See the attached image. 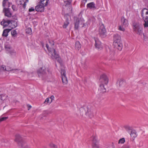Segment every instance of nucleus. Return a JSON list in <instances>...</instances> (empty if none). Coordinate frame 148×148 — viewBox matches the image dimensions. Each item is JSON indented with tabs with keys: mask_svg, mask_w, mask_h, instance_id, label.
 <instances>
[{
	"mask_svg": "<svg viewBox=\"0 0 148 148\" xmlns=\"http://www.w3.org/2000/svg\"><path fill=\"white\" fill-rule=\"evenodd\" d=\"M51 45H54V43H53H53H51Z\"/></svg>",
	"mask_w": 148,
	"mask_h": 148,
	"instance_id": "nucleus-45",
	"label": "nucleus"
},
{
	"mask_svg": "<svg viewBox=\"0 0 148 148\" xmlns=\"http://www.w3.org/2000/svg\"><path fill=\"white\" fill-rule=\"evenodd\" d=\"M9 27L12 29L15 27L17 26L16 23L13 21H10V24Z\"/></svg>",
	"mask_w": 148,
	"mask_h": 148,
	"instance_id": "nucleus-24",
	"label": "nucleus"
},
{
	"mask_svg": "<svg viewBox=\"0 0 148 148\" xmlns=\"http://www.w3.org/2000/svg\"><path fill=\"white\" fill-rule=\"evenodd\" d=\"M133 27L134 31L136 33L140 35H141L142 34V28L138 23H134Z\"/></svg>",
	"mask_w": 148,
	"mask_h": 148,
	"instance_id": "nucleus-5",
	"label": "nucleus"
},
{
	"mask_svg": "<svg viewBox=\"0 0 148 148\" xmlns=\"http://www.w3.org/2000/svg\"><path fill=\"white\" fill-rule=\"evenodd\" d=\"M100 81L102 83L100 84L99 90L102 92L106 91V89L104 87V84L106 85L108 82V79L107 76L105 74H103L101 76L100 78Z\"/></svg>",
	"mask_w": 148,
	"mask_h": 148,
	"instance_id": "nucleus-3",
	"label": "nucleus"
},
{
	"mask_svg": "<svg viewBox=\"0 0 148 148\" xmlns=\"http://www.w3.org/2000/svg\"><path fill=\"white\" fill-rule=\"evenodd\" d=\"M47 71L49 72L47 69H46L45 67L40 68L38 71V73L39 76L42 74H44L46 73Z\"/></svg>",
	"mask_w": 148,
	"mask_h": 148,
	"instance_id": "nucleus-14",
	"label": "nucleus"
},
{
	"mask_svg": "<svg viewBox=\"0 0 148 148\" xmlns=\"http://www.w3.org/2000/svg\"><path fill=\"white\" fill-rule=\"evenodd\" d=\"M142 16L145 21L144 26L148 27V10L144 8L142 11Z\"/></svg>",
	"mask_w": 148,
	"mask_h": 148,
	"instance_id": "nucleus-4",
	"label": "nucleus"
},
{
	"mask_svg": "<svg viewBox=\"0 0 148 148\" xmlns=\"http://www.w3.org/2000/svg\"><path fill=\"white\" fill-rule=\"evenodd\" d=\"M86 7L88 9L93 10L96 8L95 4L94 2H91L88 3L86 5Z\"/></svg>",
	"mask_w": 148,
	"mask_h": 148,
	"instance_id": "nucleus-17",
	"label": "nucleus"
},
{
	"mask_svg": "<svg viewBox=\"0 0 148 148\" xmlns=\"http://www.w3.org/2000/svg\"><path fill=\"white\" fill-rule=\"evenodd\" d=\"M123 26H123V25H122V26H119V28H118L119 30L120 31L124 32L125 31V29L123 27Z\"/></svg>",
	"mask_w": 148,
	"mask_h": 148,
	"instance_id": "nucleus-35",
	"label": "nucleus"
},
{
	"mask_svg": "<svg viewBox=\"0 0 148 148\" xmlns=\"http://www.w3.org/2000/svg\"><path fill=\"white\" fill-rule=\"evenodd\" d=\"M74 21L75 28L76 29H78L79 24L83 25L82 27L85 26V24L84 23V20L83 18H80L79 19L77 18H75L74 19Z\"/></svg>",
	"mask_w": 148,
	"mask_h": 148,
	"instance_id": "nucleus-6",
	"label": "nucleus"
},
{
	"mask_svg": "<svg viewBox=\"0 0 148 148\" xmlns=\"http://www.w3.org/2000/svg\"><path fill=\"white\" fill-rule=\"evenodd\" d=\"M0 68H1V69L4 70H5L7 71H10L11 72L12 71L14 73H18L22 72L20 70H18L17 69L12 70L10 68L9 69H8V67H6L4 65H3L1 67L0 66Z\"/></svg>",
	"mask_w": 148,
	"mask_h": 148,
	"instance_id": "nucleus-9",
	"label": "nucleus"
},
{
	"mask_svg": "<svg viewBox=\"0 0 148 148\" xmlns=\"http://www.w3.org/2000/svg\"><path fill=\"white\" fill-rule=\"evenodd\" d=\"M26 33L28 34H31L32 33V30L29 27L26 30Z\"/></svg>",
	"mask_w": 148,
	"mask_h": 148,
	"instance_id": "nucleus-32",
	"label": "nucleus"
},
{
	"mask_svg": "<svg viewBox=\"0 0 148 148\" xmlns=\"http://www.w3.org/2000/svg\"><path fill=\"white\" fill-rule=\"evenodd\" d=\"M12 36L14 39L16 38L17 36V34L16 30H12L11 32Z\"/></svg>",
	"mask_w": 148,
	"mask_h": 148,
	"instance_id": "nucleus-25",
	"label": "nucleus"
},
{
	"mask_svg": "<svg viewBox=\"0 0 148 148\" xmlns=\"http://www.w3.org/2000/svg\"><path fill=\"white\" fill-rule=\"evenodd\" d=\"M51 101L49 98H47L45 101V103L46 104L50 103H51Z\"/></svg>",
	"mask_w": 148,
	"mask_h": 148,
	"instance_id": "nucleus-34",
	"label": "nucleus"
},
{
	"mask_svg": "<svg viewBox=\"0 0 148 148\" xmlns=\"http://www.w3.org/2000/svg\"><path fill=\"white\" fill-rule=\"evenodd\" d=\"M86 114L87 116H88L89 117L91 118L92 116V113L90 109H87V110L86 112Z\"/></svg>",
	"mask_w": 148,
	"mask_h": 148,
	"instance_id": "nucleus-26",
	"label": "nucleus"
},
{
	"mask_svg": "<svg viewBox=\"0 0 148 148\" xmlns=\"http://www.w3.org/2000/svg\"><path fill=\"white\" fill-rule=\"evenodd\" d=\"M17 3L18 5H22L25 8L26 6V3L28 2V0H17Z\"/></svg>",
	"mask_w": 148,
	"mask_h": 148,
	"instance_id": "nucleus-19",
	"label": "nucleus"
},
{
	"mask_svg": "<svg viewBox=\"0 0 148 148\" xmlns=\"http://www.w3.org/2000/svg\"><path fill=\"white\" fill-rule=\"evenodd\" d=\"M50 146L51 147L53 148H56L57 147L56 145L52 143L50 144Z\"/></svg>",
	"mask_w": 148,
	"mask_h": 148,
	"instance_id": "nucleus-37",
	"label": "nucleus"
},
{
	"mask_svg": "<svg viewBox=\"0 0 148 148\" xmlns=\"http://www.w3.org/2000/svg\"><path fill=\"white\" fill-rule=\"evenodd\" d=\"M49 0H40L41 3L45 5H47L48 3Z\"/></svg>",
	"mask_w": 148,
	"mask_h": 148,
	"instance_id": "nucleus-29",
	"label": "nucleus"
},
{
	"mask_svg": "<svg viewBox=\"0 0 148 148\" xmlns=\"http://www.w3.org/2000/svg\"><path fill=\"white\" fill-rule=\"evenodd\" d=\"M12 8L14 11H15L16 10V8L15 6L14 5H12Z\"/></svg>",
	"mask_w": 148,
	"mask_h": 148,
	"instance_id": "nucleus-42",
	"label": "nucleus"
},
{
	"mask_svg": "<svg viewBox=\"0 0 148 148\" xmlns=\"http://www.w3.org/2000/svg\"><path fill=\"white\" fill-rule=\"evenodd\" d=\"M95 41L96 48L99 49H101L103 48V46L99 40L96 38L95 39Z\"/></svg>",
	"mask_w": 148,
	"mask_h": 148,
	"instance_id": "nucleus-13",
	"label": "nucleus"
},
{
	"mask_svg": "<svg viewBox=\"0 0 148 148\" xmlns=\"http://www.w3.org/2000/svg\"><path fill=\"white\" fill-rule=\"evenodd\" d=\"M117 85L119 87H121L124 86L125 84V82L122 80H119L117 83Z\"/></svg>",
	"mask_w": 148,
	"mask_h": 148,
	"instance_id": "nucleus-23",
	"label": "nucleus"
},
{
	"mask_svg": "<svg viewBox=\"0 0 148 148\" xmlns=\"http://www.w3.org/2000/svg\"><path fill=\"white\" fill-rule=\"evenodd\" d=\"M21 140V137L19 135L17 134L16 136V138L15 140V141L18 142H20Z\"/></svg>",
	"mask_w": 148,
	"mask_h": 148,
	"instance_id": "nucleus-28",
	"label": "nucleus"
},
{
	"mask_svg": "<svg viewBox=\"0 0 148 148\" xmlns=\"http://www.w3.org/2000/svg\"><path fill=\"white\" fill-rule=\"evenodd\" d=\"M50 99L51 101L52 102V101L54 99V97L53 95H52L50 97V98H49Z\"/></svg>",
	"mask_w": 148,
	"mask_h": 148,
	"instance_id": "nucleus-39",
	"label": "nucleus"
},
{
	"mask_svg": "<svg viewBox=\"0 0 148 148\" xmlns=\"http://www.w3.org/2000/svg\"><path fill=\"white\" fill-rule=\"evenodd\" d=\"M91 139L92 143V146L93 148H99L98 145V141L95 137H92Z\"/></svg>",
	"mask_w": 148,
	"mask_h": 148,
	"instance_id": "nucleus-11",
	"label": "nucleus"
},
{
	"mask_svg": "<svg viewBox=\"0 0 148 148\" xmlns=\"http://www.w3.org/2000/svg\"><path fill=\"white\" fill-rule=\"evenodd\" d=\"M34 10V8H31L29 9V12H31L33 11Z\"/></svg>",
	"mask_w": 148,
	"mask_h": 148,
	"instance_id": "nucleus-41",
	"label": "nucleus"
},
{
	"mask_svg": "<svg viewBox=\"0 0 148 148\" xmlns=\"http://www.w3.org/2000/svg\"><path fill=\"white\" fill-rule=\"evenodd\" d=\"M71 1L70 0L65 1L64 2V5L67 8L68 10L69 11L72 10V7L71 5Z\"/></svg>",
	"mask_w": 148,
	"mask_h": 148,
	"instance_id": "nucleus-12",
	"label": "nucleus"
},
{
	"mask_svg": "<svg viewBox=\"0 0 148 148\" xmlns=\"http://www.w3.org/2000/svg\"><path fill=\"white\" fill-rule=\"evenodd\" d=\"M126 130L128 132L130 133V131L131 130V128L128 126H126L125 127Z\"/></svg>",
	"mask_w": 148,
	"mask_h": 148,
	"instance_id": "nucleus-36",
	"label": "nucleus"
},
{
	"mask_svg": "<svg viewBox=\"0 0 148 148\" xmlns=\"http://www.w3.org/2000/svg\"><path fill=\"white\" fill-rule=\"evenodd\" d=\"M75 47L76 49L77 50H79L81 48V45L80 42L78 41H77L76 42Z\"/></svg>",
	"mask_w": 148,
	"mask_h": 148,
	"instance_id": "nucleus-27",
	"label": "nucleus"
},
{
	"mask_svg": "<svg viewBox=\"0 0 148 148\" xmlns=\"http://www.w3.org/2000/svg\"><path fill=\"white\" fill-rule=\"evenodd\" d=\"M46 47L49 52V55L51 56V57L53 59H56L59 62L60 65L62 64V60L61 58L59 56L58 53L53 48H49L48 45L46 44Z\"/></svg>",
	"mask_w": 148,
	"mask_h": 148,
	"instance_id": "nucleus-2",
	"label": "nucleus"
},
{
	"mask_svg": "<svg viewBox=\"0 0 148 148\" xmlns=\"http://www.w3.org/2000/svg\"><path fill=\"white\" fill-rule=\"evenodd\" d=\"M61 73L62 75V80L63 84H67L68 81L67 78L66 77L65 70L64 69H61Z\"/></svg>",
	"mask_w": 148,
	"mask_h": 148,
	"instance_id": "nucleus-8",
	"label": "nucleus"
},
{
	"mask_svg": "<svg viewBox=\"0 0 148 148\" xmlns=\"http://www.w3.org/2000/svg\"><path fill=\"white\" fill-rule=\"evenodd\" d=\"M5 49L8 53H9L11 55H14L16 54V51L9 45L5 46Z\"/></svg>",
	"mask_w": 148,
	"mask_h": 148,
	"instance_id": "nucleus-10",
	"label": "nucleus"
},
{
	"mask_svg": "<svg viewBox=\"0 0 148 148\" xmlns=\"http://www.w3.org/2000/svg\"><path fill=\"white\" fill-rule=\"evenodd\" d=\"M11 29H4L2 34V36L5 37H7L8 36L9 32L10 31Z\"/></svg>",
	"mask_w": 148,
	"mask_h": 148,
	"instance_id": "nucleus-22",
	"label": "nucleus"
},
{
	"mask_svg": "<svg viewBox=\"0 0 148 148\" xmlns=\"http://www.w3.org/2000/svg\"><path fill=\"white\" fill-rule=\"evenodd\" d=\"M28 110H29L32 107V106L30 105H28Z\"/></svg>",
	"mask_w": 148,
	"mask_h": 148,
	"instance_id": "nucleus-44",
	"label": "nucleus"
},
{
	"mask_svg": "<svg viewBox=\"0 0 148 148\" xmlns=\"http://www.w3.org/2000/svg\"><path fill=\"white\" fill-rule=\"evenodd\" d=\"M113 45L115 48H117L119 50L121 51L122 50L123 45L121 37L120 35L117 34L114 35Z\"/></svg>",
	"mask_w": 148,
	"mask_h": 148,
	"instance_id": "nucleus-1",
	"label": "nucleus"
},
{
	"mask_svg": "<svg viewBox=\"0 0 148 148\" xmlns=\"http://www.w3.org/2000/svg\"><path fill=\"white\" fill-rule=\"evenodd\" d=\"M10 20H3L1 22V24L4 27L8 26L9 27L10 24Z\"/></svg>",
	"mask_w": 148,
	"mask_h": 148,
	"instance_id": "nucleus-20",
	"label": "nucleus"
},
{
	"mask_svg": "<svg viewBox=\"0 0 148 148\" xmlns=\"http://www.w3.org/2000/svg\"><path fill=\"white\" fill-rule=\"evenodd\" d=\"M69 24V22L68 20H66V21L64 22V24L63 25V27L64 28H66L67 26Z\"/></svg>",
	"mask_w": 148,
	"mask_h": 148,
	"instance_id": "nucleus-33",
	"label": "nucleus"
},
{
	"mask_svg": "<svg viewBox=\"0 0 148 148\" xmlns=\"http://www.w3.org/2000/svg\"><path fill=\"white\" fill-rule=\"evenodd\" d=\"M99 34L101 37L104 38L106 36V29L103 25L100 26L99 30Z\"/></svg>",
	"mask_w": 148,
	"mask_h": 148,
	"instance_id": "nucleus-7",
	"label": "nucleus"
},
{
	"mask_svg": "<svg viewBox=\"0 0 148 148\" xmlns=\"http://www.w3.org/2000/svg\"><path fill=\"white\" fill-rule=\"evenodd\" d=\"M3 11L4 12L5 15L6 16L9 17L11 16L12 14L9 8H4Z\"/></svg>",
	"mask_w": 148,
	"mask_h": 148,
	"instance_id": "nucleus-18",
	"label": "nucleus"
},
{
	"mask_svg": "<svg viewBox=\"0 0 148 148\" xmlns=\"http://www.w3.org/2000/svg\"><path fill=\"white\" fill-rule=\"evenodd\" d=\"M10 3L7 0H4L3 2V6L4 8H8L10 6Z\"/></svg>",
	"mask_w": 148,
	"mask_h": 148,
	"instance_id": "nucleus-21",
	"label": "nucleus"
},
{
	"mask_svg": "<svg viewBox=\"0 0 148 148\" xmlns=\"http://www.w3.org/2000/svg\"><path fill=\"white\" fill-rule=\"evenodd\" d=\"M130 146L129 145H127L125 146L123 148H130Z\"/></svg>",
	"mask_w": 148,
	"mask_h": 148,
	"instance_id": "nucleus-43",
	"label": "nucleus"
},
{
	"mask_svg": "<svg viewBox=\"0 0 148 148\" xmlns=\"http://www.w3.org/2000/svg\"><path fill=\"white\" fill-rule=\"evenodd\" d=\"M45 6L42 4H39L35 7V9L36 11L42 12L44 10V6Z\"/></svg>",
	"mask_w": 148,
	"mask_h": 148,
	"instance_id": "nucleus-15",
	"label": "nucleus"
},
{
	"mask_svg": "<svg viewBox=\"0 0 148 148\" xmlns=\"http://www.w3.org/2000/svg\"><path fill=\"white\" fill-rule=\"evenodd\" d=\"M130 135L131 137L132 138H135L137 136L136 133L134 131H131V133L130 134Z\"/></svg>",
	"mask_w": 148,
	"mask_h": 148,
	"instance_id": "nucleus-30",
	"label": "nucleus"
},
{
	"mask_svg": "<svg viewBox=\"0 0 148 148\" xmlns=\"http://www.w3.org/2000/svg\"><path fill=\"white\" fill-rule=\"evenodd\" d=\"M121 21L122 25L123 26H124V27H127L129 25L128 21L127 19L125 18L124 17H121Z\"/></svg>",
	"mask_w": 148,
	"mask_h": 148,
	"instance_id": "nucleus-16",
	"label": "nucleus"
},
{
	"mask_svg": "<svg viewBox=\"0 0 148 148\" xmlns=\"http://www.w3.org/2000/svg\"><path fill=\"white\" fill-rule=\"evenodd\" d=\"M88 0H82V2L84 3V5H85V3L87 2Z\"/></svg>",
	"mask_w": 148,
	"mask_h": 148,
	"instance_id": "nucleus-40",
	"label": "nucleus"
},
{
	"mask_svg": "<svg viewBox=\"0 0 148 148\" xmlns=\"http://www.w3.org/2000/svg\"><path fill=\"white\" fill-rule=\"evenodd\" d=\"M125 142V140L124 138H122L120 139L118 141V143L122 144L124 143Z\"/></svg>",
	"mask_w": 148,
	"mask_h": 148,
	"instance_id": "nucleus-31",
	"label": "nucleus"
},
{
	"mask_svg": "<svg viewBox=\"0 0 148 148\" xmlns=\"http://www.w3.org/2000/svg\"><path fill=\"white\" fill-rule=\"evenodd\" d=\"M8 118V117H3L0 119V121H2L6 120Z\"/></svg>",
	"mask_w": 148,
	"mask_h": 148,
	"instance_id": "nucleus-38",
	"label": "nucleus"
}]
</instances>
